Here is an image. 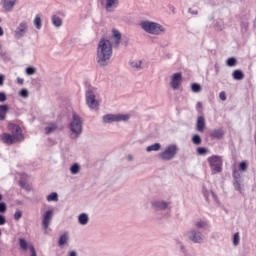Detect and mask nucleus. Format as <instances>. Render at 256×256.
<instances>
[{
	"mask_svg": "<svg viewBox=\"0 0 256 256\" xmlns=\"http://www.w3.org/2000/svg\"><path fill=\"white\" fill-rule=\"evenodd\" d=\"M57 129H59L57 123H50V126L45 127L44 131L46 135H51V133H54V131H57Z\"/></svg>",
	"mask_w": 256,
	"mask_h": 256,
	"instance_id": "21",
	"label": "nucleus"
},
{
	"mask_svg": "<svg viewBox=\"0 0 256 256\" xmlns=\"http://www.w3.org/2000/svg\"><path fill=\"white\" fill-rule=\"evenodd\" d=\"M0 23H1V18H0Z\"/></svg>",
	"mask_w": 256,
	"mask_h": 256,
	"instance_id": "64",
	"label": "nucleus"
},
{
	"mask_svg": "<svg viewBox=\"0 0 256 256\" xmlns=\"http://www.w3.org/2000/svg\"><path fill=\"white\" fill-rule=\"evenodd\" d=\"M19 245L24 251H27V249H29V245L27 244V240H25V238L19 239Z\"/></svg>",
	"mask_w": 256,
	"mask_h": 256,
	"instance_id": "32",
	"label": "nucleus"
},
{
	"mask_svg": "<svg viewBox=\"0 0 256 256\" xmlns=\"http://www.w3.org/2000/svg\"><path fill=\"white\" fill-rule=\"evenodd\" d=\"M28 29L29 25L27 24V22H21L14 31L15 39H23V36L27 34Z\"/></svg>",
	"mask_w": 256,
	"mask_h": 256,
	"instance_id": "10",
	"label": "nucleus"
},
{
	"mask_svg": "<svg viewBox=\"0 0 256 256\" xmlns=\"http://www.w3.org/2000/svg\"><path fill=\"white\" fill-rule=\"evenodd\" d=\"M209 167L211 169L212 175H217V173H222L223 171V157L219 155H212L207 158Z\"/></svg>",
	"mask_w": 256,
	"mask_h": 256,
	"instance_id": "4",
	"label": "nucleus"
},
{
	"mask_svg": "<svg viewBox=\"0 0 256 256\" xmlns=\"http://www.w3.org/2000/svg\"><path fill=\"white\" fill-rule=\"evenodd\" d=\"M52 24L54 25V27H61V25H63V20L61 19V17L53 15Z\"/></svg>",
	"mask_w": 256,
	"mask_h": 256,
	"instance_id": "24",
	"label": "nucleus"
},
{
	"mask_svg": "<svg viewBox=\"0 0 256 256\" xmlns=\"http://www.w3.org/2000/svg\"><path fill=\"white\" fill-rule=\"evenodd\" d=\"M67 241H69V236L67 234H62L58 240L59 247H63Z\"/></svg>",
	"mask_w": 256,
	"mask_h": 256,
	"instance_id": "27",
	"label": "nucleus"
},
{
	"mask_svg": "<svg viewBox=\"0 0 256 256\" xmlns=\"http://www.w3.org/2000/svg\"><path fill=\"white\" fill-rule=\"evenodd\" d=\"M188 13H190L191 15H199L198 10H192L191 8L188 9Z\"/></svg>",
	"mask_w": 256,
	"mask_h": 256,
	"instance_id": "51",
	"label": "nucleus"
},
{
	"mask_svg": "<svg viewBox=\"0 0 256 256\" xmlns=\"http://www.w3.org/2000/svg\"><path fill=\"white\" fill-rule=\"evenodd\" d=\"M205 116H198L197 121H196V129L200 133H203L205 131Z\"/></svg>",
	"mask_w": 256,
	"mask_h": 256,
	"instance_id": "18",
	"label": "nucleus"
},
{
	"mask_svg": "<svg viewBox=\"0 0 256 256\" xmlns=\"http://www.w3.org/2000/svg\"><path fill=\"white\" fill-rule=\"evenodd\" d=\"M5 211H7V204L0 202V213H5Z\"/></svg>",
	"mask_w": 256,
	"mask_h": 256,
	"instance_id": "44",
	"label": "nucleus"
},
{
	"mask_svg": "<svg viewBox=\"0 0 256 256\" xmlns=\"http://www.w3.org/2000/svg\"><path fill=\"white\" fill-rule=\"evenodd\" d=\"M188 237L193 243H201L203 241V234L197 230L188 232Z\"/></svg>",
	"mask_w": 256,
	"mask_h": 256,
	"instance_id": "15",
	"label": "nucleus"
},
{
	"mask_svg": "<svg viewBox=\"0 0 256 256\" xmlns=\"http://www.w3.org/2000/svg\"><path fill=\"white\" fill-rule=\"evenodd\" d=\"M210 139L217 141H221V139H224L225 137V130L223 128L214 129L212 132L209 133Z\"/></svg>",
	"mask_w": 256,
	"mask_h": 256,
	"instance_id": "16",
	"label": "nucleus"
},
{
	"mask_svg": "<svg viewBox=\"0 0 256 256\" xmlns=\"http://www.w3.org/2000/svg\"><path fill=\"white\" fill-rule=\"evenodd\" d=\"M5 223H7V218L3 214H0V225H5Z\"/></svg>",
	"mask_w": 256,
	"mask_h": 256,
	"instance_id": "50",
	"label": "nucleus"
},
{
	"mask_svg": "<svg viewBox=\"0 0 256 256\" xmlns=\"http://www.w3.org/2000/svg\"><path fill=\"white\" fill-rule=\"evenodd\" d=\"M113 57V44L106 38H101L96 53V63L101 69H105Z\"/></svg>",
	"mask_w": 256,
	"mask_h": 256,
	"instance_id": "1",
	"label": "nucleus"
},
{
	"mask_svg": "<svg viewBox=\"0 0 256 256\" xmlns=\"http://www.w3.org/2000/svg\"><path fill=\"white\" fill-rule=\"evenodd\" d=\"M233 177V187L235 191H238L239 193H243V186L241 183H243V180L241 179V173L239 170L234 169L232 172Z\"/></svg>",
	"mask_w": 256,
	"mask_h": 256,
	"instance_id": "8",
	"label": "nucleus"
},
{
	"mask_svg": "<svg viewBox=\"0 0 256 256\" xmlns=\"http://www.w3.org/2000/svg\"><path fill=\"white\" fill-rule=\"evenodd\" d=\"M196 151L198 155H207V152L209 151V149H207L206 147H198Z\"/></svg>",
	"mask_w": 256,
	"mask_h": 256,
	"instance_id": "37",
	"label": "nucleus"
},
{
	"mask_svg": "<svg viewBox=\"0 0 256 256\" xmlns=\"http://www.w3.org/2000/svg\"><path fill=\"white\" fill-rule=\"evenodd\" d=\"M47 201H59V194H57V192H52L47 196Z\"/></svg>",
	"mask_w": 256,
	"mask_h": 256,
	"instance_id": "33",
	"label": "nucleus"
},
{
	"mask_svg": "<svg viewBox=\"0 0 256 256\" xmlns=\"http://www.w3.org/2000/svg\"><path fill=\"white\" fill-rule=\"evenodd\" d=\"M141 64L142 62L141 61H133V62H130V66L132 67V69H141Z\"/></svg>",
	"mask_w": 256,
	"mask_h": 256,
	"instance_id": "40",
	"label": "nucleus"
},
{
	"mask_svg": "<svg viewBox=\"0 0 256 256\" xmlns=\"http://www.w3.org/2000/svg\"><path fill=\"white\" fill-rule=\"evenodd\" d=\"M68 256H77V252L75 250H72L69 252Z\"/></svg>",
	"mask_w": 256,
	"mask_h": 256,
	"instance_id": "56",
	"label": "nucleus"
},
{
	"mask_svg": "<svg viewBox=\"0 0 256 256\" xmlns=\"http://www.w3.org/2000/svg\"><path fill=\"white\" fill-rule=\"evenodd\" d=\"M214 29L215 31H223V26L221 25V23L217 22L214 25Z\"/></svg>",
	"mask_w": 256,
	"mask_h": 256,
	"instance_id": "48",
	"label": "nucleus"
},
{
	"mask_svg": "<svg viewBox=\"0 0 256 256\" xmlns=\"http://www.w3.org/2000/svg\"><path fill=\"white\" fill-rule=\"evenodd\" d=\"M239 171H242L243 173H245V171H247L249 164H247V161H242L239 163Z\"/></svg>",
	"mask_w": 256,
	"mask_h": 256,
	"instance_id": "35",
	"label": "nucleus"
},
{
	"mask_svg": "<svg viewBox=\"0 0 256 256\" xmlns=\"http://www.w3.org/2000/svg\"><path fill=\"white\" fill-rule=\"evenodd\" d=\"M243 1H245V0H240L241 3H243Z\"/></svg>",
	"mask_w": 256,
	"mask_h": 256,
	"instance_id": "63",
	"label": "nucleus"
},
{
	"mask_svg": "<svg viewBox=\"0 0 256 256\" xmlns=\"http://www.w3.org/2000/svg\"><path fill=\"white\" fill-rule=\"evenodd\" d=\"M78 223L80 225H87V223H89V215H87V213H81L78 216Z\"/></svg>",
	"mask_w": 256,
	"mask_h": 256,
	"instance_id": "22",
	"label": "nucleus"
},
{
	"mask_svg": "<svg viewBox=\"0 0 256 256\" xmlns=\"http://www.w3.org/2000/svg\"><path fill=\"white\" fill-rule=\"evenodd\" d=\"M183 83V74L181 72L174 73L171 77L170 86L172 89L177 90Z\"/></svg>",
	"mask_w": 256,
	"mask_h": 256,
	"instance_id": "12",
	"label": "nucleus"
},
{
	"mask_svg": "<svg viewBox=\"0 0 256 256\" xmlns=\"http://www.w3.org/2000/svg\"><path fill=\"white\" fill-rule=\"evenodd\" d=\"M129 161L133 159V156H128Z\"/></svg>",
	"mask_w": 256,
	"mask_h": 256,
	"instance_id": "59",
	"label": "nucleus"
},
{
	"mask_svg": "<svg viewBox=\"0 0 256 256\" xmlns=\"http://www.w3.org/2000/svg\"><path fill=\"white\" fill-rule=\"evenodd\" d=\"M203 195H204L206 201H209V191L203 190Z\"/></svg>",
	"mask_w": 256,
	"mask_h": 256,
	"instance_id": "52",
	"label": "nucleus"
},
{
	"mask_svg": "<svg viewBox=\"0 0 256 256\" xmlns=\"http://www.w3.org/2000/svg\"><path fill=\"white\" fill-rule=\"evenodd\" d=\"M239 241H240L239 232H236V233L233 235V245H234L235 247H237V245H239Z\"/></svg>",
	"mask_w": 256,
	"mask_h": 256,
	"instance_id": "39",
	"label": "nucleus"
},
{
	"mask_svg": "<svg viewBox=\"0 0 256 256\" xmlns=\"http://www.w3.org/2000/svg\"><path fill=\"white\" fill-rule=\"evenodd\" d=\"M86 105H88L90 109H94V111H99V101H97L93 90L86 91Z\"/></svg>",
	"mask_w": 256,
	"mask_h": 256,
	"instance_id": "7",
	"label": "nucleus"
},
{
	"mask_svg": "<svg viewBox=\"0 0 256 256\" xmlns=\"http://www.w3.org/2000/svg\"><path fill=\"white\" fill-rule=\"evenodd\" d=\"M123 45H125V47H127V45H129V40L126 39L125 41H123Z\"/></svg>",
	"mask_w": 256,
	"mask_h": 256,
	"instance_id": "58",
	"label": "nucleus"
},
{
	"mask_svg": "<svg viewBox=\"0 0 256 256\" xmlns=\"http://www.w3.org/2000/svg\"><path fill=\"white\" fill-rule=\"evenodd\" d=\"M4 82H5V75L0 74V87L3 86Z\"/></svg>",
	"mask_w": 256,
	"mask_h": 256,
	"instance_id": "53",
	"label": "nucleus"
},
{
	"mask_svg": "<svg viewBox=\"0 0 256 256\" xmlns=\"http://www.w3.org/2000/svg\"><path fill=\"white\" fill-rule=\"evenodd\" d=\"M196 109H197L198 113H200V115H203V103L197 102Z\"/></svg>",
	"mask_w": 256,
	"mask_h": 256,
	"instance_id": "42",
	"label": "nucleus"
},
{
	"mask_svg": "<svg viewBox=\"0 0 256 256\" xmlns=\"http://www.w3.org/2000/svg\"><path fill=\"white\" fill-rule=\"evenodd\" d=\"M8 130L14 137H18L20 141H23L25 139V136H23V130H21V126L15 123L8 124Z\"/></svg>",
	"mask_w": 256,
	"mask_h": 256,
	"instance_id": "11",
	"label": "nucleus"
},
{
	"mask_svg": "<svg viewBox=\"0 0 256 256\" xmlns=\"http://www.w3.org/2000/svg\"><path fill=\"white\" fill-rule=\"evenodd\" d=\"M129 114H106L103 116V123H119L121 121H129Z\"/></svg>",
	"mask_w": 256,
	"mask_h": 256,
	"instance_id": "6",
	"label": "nucleus"
},
{
	"mask_svg": "<svg viewBox=\"0 0 256 256\" xmlns=\"http://www.w3.org/2000/svg\"><path fill=\"white\" fill-rule=\"evenodd\" d=\"M226 65L228 67H235V65H237V58L235 57H230L226 60Z\"/></svg>",
	"mask_w": 256,
	"mask_h": 256,
	"instance_id": "30",
	"label": "nucleus"
},
{
	"mask_svg": "<svg viewBox=\"0 0 256 256\" xmlns=\"http://www.w3.org/2000/svg\"><path fill=\"white\" fill-rule=\"evenodd\" d=\"M53 219V210H47L42 217V227L47 233V229H49V225H51V221Z\"/></svg>",
	"mask_w": 256,
	"mask_h": 256,
	"instance_id": "13",
	"label": "nucleus"
},
{
	"mask_svg": "<svg viewBox=\"0 0 256 256\" xmlns=\"http://www.w3.org/2000/svg\"><path fill=\"white\" fill-rule=\"evenodd\" d=\"M17 83L19 84V85H23V83H25V80L23 79V78H17Z\"/></svg>",
	"mask_w": 256,
	"mask_h": 256,
	"instance_id": "54",
	"label": "nucleus"
},
{
	"mask_svg": "<svg viewBox=\"0 0 256 256\" xmlns=\"http://www.w3.org/2000/svg\"><path fill=\"white\" fill-rule=\"evenodd\" d=\"M5 101H7V94L0 92V103H5Z\"/></svg>",
	"mask_w": 256,
	"mask_h": 256,
	"instance_id": "45",
	"label": "nucleus"
},
{
	"mask_svg": "<svg viewBox=\"0 0 256 256\" xmlns=\"http://www.w3.org/2000/svg\"><path fill=\"white\" fill-rule=\"evenodd\" d=\"M119 0H106V11H109L111 7H117Z\"/></svg>",
	"mask_w": 256,
	"mask_h": 256,
	"instance_id": "25",
	"label": "nucleus"
},
{
	"mask_svg": "<svg viewBox=\"0 0 256 256\" xmlns=\"http://www.w3.org/2000/svg\"><path fill=\"white\" fill-rule=\"evenodd\" d=\"M17 5V0H2V7L6 13H11Z\"/></svg>",
	"mask_w": 256,
	"mask_h": 256,
	"instance_id": "17",
	"label": "nucleus"
},
{
	"mask_svg": "<svg viewBox=\"0 0 256 256\" xmlns=\"http://www.w3.org/2000/svg\"><path fill=\"white\" fill-rule=\"evenodd\" d=\"M1 141L4 142L6 145H13L15 141H21L18 136H14L13 134L3 133L0 137Z\"/></svg>",
	"mask_w": 256,
	"mask_h": 256,
	"instance_id": "14",
	"label": "nucleus"
},
{
	"mask_svg": "<svg viewBox=\"0 0 256 256\" xmlns=\"http://www.w3.org/2000/svg\"><path fill=\"white\" fill-rule=\"evenodd\" d=\"M29 249H30V253H31L30 256H37V251L35 250V246L30 245Z\"/></svg>",
	"mask_w": 256,
	"mask_h": 256,
	"instance_id": "47",
	"label": "nucleus"
},
{
	"mask_svg": "<svg viewBox=\"0 0 256 256\" xmlns=\"http://www.w3.org/2000/svg\"><path fill=\"white\" fill-rule=\"evenodd\" d=\"M113 37H114V39H121V32H119V30L114 29Z\"/></svg>",
	"mask_w": 256,
	"mask_h": 256,
	"instance_id": "46",
	"label": "nucleus"
},
{
	"mask_svg": "<svg viewBox=\"0 0 256 256\" xmlns=\"http://www.w3.org/2000/svg\"><path fill=\"white\" fill-rule=\"evenodd\" d=\"M192 143H193L194 145H201V143H202L201 136H200L199 134H194V135L192 136Z\"/></svg>",
	"mask_w": 256,
	"mask_h": 256,
	"instance_id": "31",
	"label": "nucleus"
},
{
	"mask_svg": "<svg viewBox=\"0 0 256 256\" xmlns=\"http://www.w3.org/2000/svg\"><path fill=\"white\" fill-rule=\"evenodd\" d=\"M21 217H23V213L21 211H16L14 213V219L15 221H19V219H21Z\"/></svg>",
	"mask_w": 256,
	"mask_h": 256,
	"instance_id": "43",
	"label": "nucleus"
},
{
	"mask_svg": "<svg viewBox=\"0 0 256 256\" xmlns=\"http://www.w3.org/2000/svg\"><path fill=\"white\" fill-rule=\"evenodd\" d=\"M191 91H192L193 93H200V91H201V84L192 83V84H191Z\"/></svg>",
	"mask_w": 256,
	"mask_h": 256,
	"instance_id": "34",
	"label": "nucleus"
},
{
	"mask_svg": "<svg viewBox=\"0 0 256 256\" xmlns=\"http://www.w3.org/2000/svg\"><path fill=\"white\" fill-rule=\"evenodd\" d=\"M7 113H9V105H0V121H5V119H7Z\"/></svg>",
	"mask_w": 256,
	"mask_h": 256,
	"instance_id": "19",
	"label": "nucleus"
},
{
	"mask_svg": "<svg viewBox=\"0 0 256 256\" xmlns=\"http://www.w3.org/2000/svg\"><path fill=\"white\" fill-rule=\"evenodd\" d=\"M120 43H121V39L116 38L115 41H114L115 47H118Z\"/></svg>",
	"mask_w": 256,
	"mask_h": 256,
	"instance_id": "55",
	"label": "nucleus"
},
{
	"mask_svg": "<svg viewBox=\"0 0 256 256\" xmlns=\"http://www.w3.org/2000/svg\"><path fill=\"white\" fill-rule=\"evenodd\" d=\"M152 209L155 211H171V202L163 200H155L151 202Z\"/></svg>",
	"mask_w": 256,
	"mask_h": 256,
	"instance_id": "9",
	"label": "nucleus"
},
{
	"mask_svg": "<svg viewBox=\"0 0 256 256\" xmlns=\"http://www.w3.org/2000/svg\"><path fill=\"white\" fill-rule=\"evenodd\" d=\"M19 95H20V97L27 98V97H29V91L27 89H22V90H20Z\"/></svg>",
	"mask_w": 256,
	"mask_h": 256,
	"instance_id": "41",
	"label": "nucleus"
},
{
	"mask_svg": "<svg viewBox=\"0 0 256 256\" xmlns=\"http://www.w3.org/2000/svg\"><path fill=\"white\" fill-rule=\"evenodd\" d=\"M2 200H3V195L0 194V201H2Z\"/></svg>",
	"mask_w": 256,
	"mask_h": 256,
	"instance_id": "60",
	"label": "nucleus"
},
{
	"mask_svg": "<svg viewBox=\"0 0 256 256\" xmlns=\"http://www.w3.org/2000/svg\"><path fill=\"white\" fill-rule=\"evenodd\" d=\"M70 137L71 139H77L83 133V120L78 114L74 113L72 115V121L70 122Z\"/></svg>",
	"mask_w": 256,
	"mask_h": 256,
	"instance_id": "3",
	"label": "nucleus"
},
{
	"mask_svg": "<svg viewBox=\"0 0 256 256\" xmlns=\"http://www.w3.org/2000/svg\"><path fill=\"white\" fill-rule=\"evenodd\" d=\"M140 27L143 29V31L149 33V35H164L166 31L163 25L157 22H151L149 20L142 21L140 23Z\"/></svg>",
	"mask_w": 256,
	"mask_h": 256,
	"instance_id": "2",
	"label": "nucleus"
},
{
	"mask_svg": "<svg viewBox=\"0 0 256 256\" xmlns=\"http://www.w3.org/2000/svg\"><path fill=\"white\" fill-rule=\"evenodd\" d=\"M159 149H161V144L160 143H154V144L148 146L146 148V151L148 153H151V151H159Z\"/></svg>",
	"mask_w": 256,
	"mask_h": 256,
	"instance_id": "26",
	"label": "nucleus"
},
{
	"mask_svg": "<svg viewBox=\"0 0 256 256\" xmlns=\"http://www.w3.org/2000/svg\"><path fill=\"white\" fill-rule=\"evenodd\" d=\"M37 73V69L33 66H29L26 68V74L27 75H35Z\"/></svg>",
	"mask_w": 256,
	"mask_h": 256,
	"instance_id": "38",
	"label": "nucleus"
},
{
	"mask_svg": "<svg viewBox=\"0 0 256 256\" xmlns=\"http://www.w3.org/2000/svg\"><path fill=\"white\" fill-rule=\"evenodd\" d=\"M219 97L221 101H227V95L225 94V91L220 92Z\"/></svg>",
	"mask_w": 256,
	"mask_h": 256,
	"instance_id": "49",
	"label": "nucleus"
},
{
	"mask_svg": "<svg viewBox=\"0 0 256 256\" xmlns=\"http://www.w3.org/2000/svg\"><path fill=\"white\" fill-rule=\"evenodd\" d=\"M34 27L36 29H41L43 27V19L41 18V14H37L34 18Z\"/></svg>",
	"mask_w": 256,
	"mask_h": 256,
	"instance_id": "23",
	"label": "nucleus"
},
{
	"mask_svg": "<svg viewBox=\"0 0 256 256\" xmlns=\"http://www.w3.org/2000/svg\"><path fill=\"white\" fill-rule=\"evenodd\" d=\"M185 247L184 246H181V249H184Z\"/></svg>",
	"mask_w": 256,
	"mask_h": 256,
	"instance_id": "62",
	"label": "nucleus"
},
{
	"mask_svg": "<svg viewBox=\"0 0 256 256\" xmlns=\"http://www.w3.org/2000/svg\"><path fill=\"white\" fill-rule=\"evenodd\" d=\"M81 169V166H79V164L75 163L70 167V173H72V175H77V173H79Z\"/></svg>",
	"mask_w": 256,
	"mask_h": 256,
	"instance_id": "28",
	"label": "nucleus"
},
{
	"mask_svg": "<svg viewBox=\"0 0 256 256\" xmlns=\"http://www.w3.org/2000/svg\"><path fill=\"white\" fill-rule=\"evenodd\" d=\"M195 226L197 227V229H207V227H209V223H207L206 221H198L196 222Z\"/></svg>",
	"mask_w": 256,
	"mask_h": 256,
	"instance_id": "29",
	"label": "nucleus"
},
{
	"mask_svg": "<svg viewBox=\"0 0 256 256\" xmlns=\"http://www.w3.org/2000/svg\"><path fill=\"white\" fill-rule=\"evenodd\" d=\"M19 186L22 188V189H26V191H30V186L28 185L27 182H25V180H19Z\"/></svg>",
	"mask_w": 256,
	"mask_h": 256,
	"instance_id": "36",
	"label": "nucleus"
},
{
	"mask_svg": "<svg viewBox=\"0 0 256 256\" xmlns=\"http://www.w3.org/2000/svg\"><path fill=\"white\" fill-rule=\"evenodd\" d=\"M213 197H215V193L212 192Z\"/></svg>",
	"mask_w": 256,
	"mask_h": 256,
	"instance_id": "61",
	"label": "nucleus"
},
{
	"mask_svg": "<svg viewBox=\"0 0 256 256\" xmlns=\"http://www.w3.org/2000/svg\"><path fill=\"white\" fill-rule=\"evenodd\" d=\"M5 35V31H3V27L0 26V37H3Z\"/></svg>",
	"mask_w": 256,
	"mask_h": 256,
	"instance_id": "57",
	"label": "nucleus"
},
{
	"mask_svg": "<svg viewBox=\"0 0 256 256\" xmlns=\"http://www.w3.org/2000/svg\"><path fill=\"white\" fill-rule=\"evenodd\" d=\"M177 153H179V147L177 144H171L159 154V157L162 161H171L172 159H175V155H177Z\"/></svg>",
	"mask_w": 256,
	"mask_h": 256,
	"instance_id": "5",
	"label": "nucleus"
},
{
	"mask_svg": "<svg viewBox=\"0 0 256 256\" xmlns=\"http://www.w3.org/2000/svg\"><path fill=\"white\" fill-rule=\"evenodd\" d=\"M232 77L235 81H241L245 79V74L241 70L237 69L233 71Z\"/></svg>",
	"mask_w": 256,
	"mask_h": 256,
	"instance_id": "20",
	"label": "nucleus"
}]
</instances>
